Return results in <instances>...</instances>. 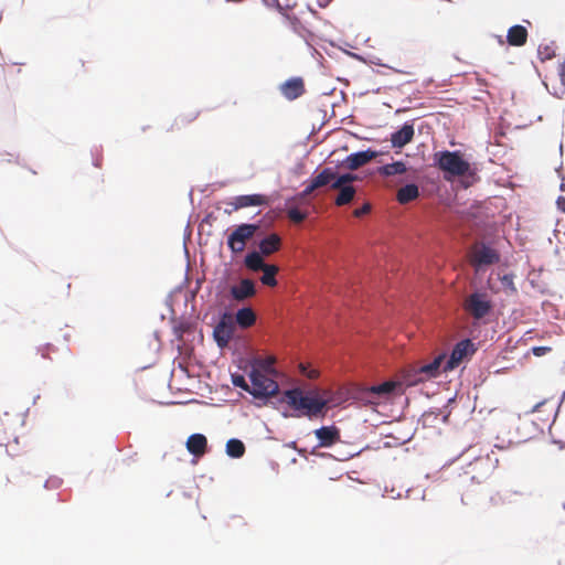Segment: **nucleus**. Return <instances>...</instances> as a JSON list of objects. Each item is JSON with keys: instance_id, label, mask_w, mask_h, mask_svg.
<instances>
[{"instance_id": "f257e3e1", "label": "nucleus", "mask_w": 565, "mask_h": 565, "mask_svg": "<svg viewBox=\"0 0 565 565\" xmlns=\"http://www.w3.org/2000/svg\"><path fill=\"white\" fill-rule=\"evenodd\" d=\"M273 407L277 404H287L295 414L291 415L287 411L281 413L284 418L290 416L300 417L306 416L309 419H313L324 413L327 402L321 396L313 393H306L300 386H292L282 392V394L268 403Z\"/></svg>"}, {"instance_id": "f03ea898", "label": "nucleus", "mask_w": 565, "mask_h": 565, "mask_svg": "<svg viewBox=\"0 0 565 565\" xmlns=\"http://www.w3.org/2000/svg\"><path fill=\"white\" fill-rule=\"evenodd\" d=\"M434 166L444 172L446 180L454 177H461L465 188L470 186L476 181V172L468 160L459 150H441L434 153Z\"/></svg>"}, {"instance_id": "7ed1b4c3", "label": "nucleus", "mask_w": 565, "mask_h": 565, "mask_svg": "<svg viewBox=\"0 0 565 565\" xmlns=\"http://www.w3.org/2000/svg\"><path fill=\"white\" fill-rule=\"evenodd\" d=\"M248 377L250 381L248 394L265 405L279 392L278 383L256 369H252Z\"/></svg>"}, {"instance_id": "20e7f679", "label": "nucleus", "mask_w": 565, "mask_h": 565, "mask_svg": "<svg viewBox=\"0 0 565 565\" xmlns=\"http://www.w3.org/2000/svg\"><path fill=\"white\" fill-rule=\"evenodd\" d=\"M244 266L250 271H262L259 280L264 286L276 287L278 280L276 278L279 267L276 264L266 263L258 255H245L243 259Z\"/></svg>"}, {"instance_id": "39448f33", "label": "nucleus", "mask_w": 565, "mask_h": 565, "mask_svg": "<svg viewBox=\"0 0 565 565\" xmlns=\"http://www.w3.org/2000/svg\"><path fill=\"white\" fill-rule=\"evenodd\" d=\"M259 230V223H241L227 236V247L233 254L244 250L245 242Z\"/></svg>"}, {"instance_id": "423d86ee", "label": "nucleus", "mask_w": 565, "mask_h": 565, "mask_svg": "<svg viewBox=\"0 0 565 565\" xmlns=\"http://www.w3.org/2000/svg\"><path fill=\"white\" fill-rule=\"evenodd\" d=\"M477 350V344L469 338L458 341L444 364V372L454 371L462 361L471 359Z\"/></svg>"}, {"instance_id": "0eeeda50", "label": "nucleus", "mask_w": 565, "mask_h": 565, "mask_svg": "<svg viewBox=\"0 0 565 565\" xmlns=\"http://www.w3.org/2000/svg\"><path fill=\"white\" fill-rule=\"evenodd\" d=\"M233 323L231 315L227 311H224L221 313L218 322L213 328V340L221 350L227 348L233 337Z\"/></svg>"}, {"instance_id": "6e6552de", "label": "nucleus", "mask_w": 565, "mask_h": 565, "mask_svg": "<svg viewBox=\"0 0 565 565\" xmlns=\"http://www.w3.org/2000/svg\"><path fill=\"white\" fill-rule=\"evenodd\" d=\"M500 259L501 255L497 249L488 243H482L473 257L475 270L476 273H482L489 266L498 264Z\"/></svg>"}, {"instance_id": "1a4fd4ad", "label": "nucleus", "mask_w": 565, "mask_h": 565, "mask_svg": "<svg viewBox=\"0 0 565 565\" xmlns=\"http://www.w3.org/2000/svg\"><path fill=\"white\" fill-rule=\"evenodd\" d=\"M382 153H383L382 151L374 150L372 148L355 151V152H352L349 156H347L341 161V166L347 169H350V170H355V169H359L360 167L365 166L366 163H369L373 159L377 158Z\"/></svg>"}, {"instance_id": "9d476101", "label": "nucleus", "mask_w": 565, "mask_h": 565, "mask_svg": "<svg viewBox=\"0 0 565 565\" xmlns=\"http://www.w3.org/2000/svg\"><path fill=\"white\" fill-rule=\"evenodd\" d=\"M280 247V237L270 233L265 235L262 239H259L256 248L249 249L245 255H258V257L264 258L265 256H269L276 253Z\"/></svg>"}, {"instance_id": "9b49d317", "label": "nucleus", "mask_w": 565, "mask_h": 565, "mask_svg": "<svg viewBox=\"0 0 565 565\" xmlns=\"http://www.w3.org/2000/svg\"><path fill=\"white\" fill-rule=\"evenodd\" d=\"M469 306L476 319H482L492 310V303L487 295L481 291H475L469 298Z\"/></svg>"}, {"instance_id": "f8f14e48", "label": "nucleus", "mask_w": 565, "mask_h": 565, "mask_svg": "<svg viewBox=\"0 0 565 565\" xmlns=\"http://www.w3.org/2000/svg\"><path fill=\"white\" fill-rule=\"evenodd\" d=\"M230 296L237 301H243L256 295L257 289L255 282L249 278H242L235 285L230 287Z\"/></svg>"}, {"instance_id": "ddd939ff", "label": "nucleus", "mask_w": 565, "mask_h": 565, "mask_svg": "<svg viewBox=\"0 0 565 565\" xmlns=\"http://www.w3.org/2000/svg\"><path fill=\"white\" fill-rule=\"evenodd\" d=\"M313 433L320 448H329L340 440V429L335 425L321 426Z\"/></svg>"}, {"instance_id": "4468645a", "label": "nucleus", "mask_w": 565, "mask_h": 565, "mask_svg": "<svg viewBox=\"0 0 565 565\" xmlns=\"http://www.w3.org/2000/svg\"><path fill=\"white\" fill-rule=\"evenodd\" d=\"M415 135L413 121H405L401 128L391 134V143L393 148L402 149L409 143Z\"/></svg>"}, {"instance_id": "2eb2a0df", "label": "nucleus", "mask_w": 565, "mask_h": 565, "mask_svg": "<svg viewBox=\"0 0 565 565\" xmlns=\"http://www.w3.org/2000/svg\"><path fill=\"white\" fill-rule=\"evenodd\" d=\"M266 203L267 200L264 194H242L233 198L232 202L230 203L233 206V209L225 210V212L230 214L232 211H237L248 206H260Z\"/></svg>"}, {"instance_id": "dca6fc26", "label": "nucleus", "mask_w": 565, "mask_h": 565, "mask_svg": "<svg viewBox=\"0 0 565 565\" xmlns=\"http://www.w3.org/2000/svg\"><path fill=\"white\" fill-rule=\"evenodd\" d=\"M280 90L288 100H295L305 92L303 81L301 77H291L281 84Z\"/></svg>"}, {"instance_id": "f3484780", "label": "nucleus", "mask_w": 565, "mask_h": 565, "mask_svg": "<svg viewBox=\"0 0 565 565\" xmlns=\"http://www.w3.org/2000/svg\"><path fill=\"white\" fill-rule=\"evenodd\" d=\"M185 447L193 457H202L207 450V438L201 433L191 434L186 439Z\"/></svg>"}, {"instance_id": "a211bd4d", "label": "nucleus", "mask_w": 565, "mask_h": 565, "mask_svg": "<svg viewBox=\"0 0 565 565\" xmlns=\"http://www.w3.org/2000/svg\"><path fill=\"white\" fill-rule=\"evenodd\" d=\"M420 190L417 183L407 182L396 193V200L399 204H408L409 202L418 199Z\"/></svg>"}, {"instance_id": "6ab92c4d", "label": "nucleus", "mask_w": 565, "mask_h": 565, "mask_svg": "<svg viewBox=\"0 0 565 565\" xmlns=\"http://www.w3.org/2000/svg\"><path fill=\"white\" fill-rule=\"evenodd\" d=\"M527 30L521 24H514L508 30L507 42L512 46H522L526 43Z\"/></svg>"}, {"instance_id": "aec40b11", "label": "nucleus", "mask_w": 565, "mask_h": 565, "mask_svg": "<svg viewBox=\"0 0 565 565\" xmlns=\"http://www.w3.org/2000/svg\"><path fill=\"white\" fill-rule=\"evenodd\" d=\"M376 171L381 177L390 178L405 173L407 171V166L405 161L396 160L377 167Z\"/></svg>"}, {"instance_id": "412c9836", "label": "nucleus", "mask_w": 565, "mask_h": 565, "mask_svg": "<svg viewBox=\"0 0 565 565\" xmlns=\"http://www.w3.org/2000/svg\"><path fill=\"white\" fill-rule=\"evenodd\" d=\"M256 322V315L250 307L244 306L235 313V323L242 328H249Z\"/></svg>"}, {"instance_id": "4be33fe9", "label": "nucleus", "mask_w": 565, "mask_h": 565, "mask_svg": "<svg viewBox=\"0 0 565 565\" xmlns=\"http://www.w3.org/2000/svg\"><path fill=\"white\" fill-rule=\"evenodd\" d=\"M225 454L233 459H239L245 454V445L238 438H230L225 445Z\"/></svg>"}, {"instance_id": "5701e85b", "label": "nucleus", "mask_w": 565, "mask_h": 565, "mask_svg": "<svg viewBox=\"0 0 565 565\" xmlns=\"http://www.w3.org/2000/svg\"><path fill=\"white\" fill-rule=\"evenodd\" d=\"M445 356V353L437 355L431 362L424 364L419 372L424 373L427 377H436L439 374Z\"/></svg>"}, {"instance_id": "b1692460", "label": "nucleus", "mask_w": 565, "mask_h": 565, "mask_svg": "<svg viewBox=\"0 0 565 565\" xmlns=\"http://www.w3.org/2000/svg\"><path fill=\"white\" fill-rule=\"evenodd\" d=\"M335 177V171L332 168H323L317 175H315L312 179L315 180V185L323 186L329 184L331 186V183L333 182V179Z\"/></svg>"}, {"instance_id": "393cba45", "label": "nucleus", "mask_w": 565, "mask_h": 565, "mask_svg": "<svg viewBox=\"0 0 565 565\" xmlns=\"http://www.w3.org/2000/svg\"><path fill=\"white\" fill-rule=\"evenodd\" d=\"M358 180V175L352 172H345L338 174L335 172V177L333 179V182L331 183L332 189L342 188L344 185H349V182H353Z\"/></svg>"}, {"instance_id": "a878e982", "label": "nucleus", "mask_w": 565, "mask_h": 565, "mask_svg": "<svg viewBox=\"0 0 565 565\" xmlns=\"http://www.w3.org/2000/svg\"><path fill=\"white\" fill-rule=\"evenodd\" d=\"M339 189H340V192H339L338 196L335 198V204L344 205L353 199V196L355 194V189L352 185H344Z\"/></svg>"}, {"instance_id": "bb28decb", "label": "nucleus", "mask_w": 565, "mask_h": 565, "mask_svg": "<svg viewBox=\"0 0 565 565\" xmlns=\"http://www.w3.org/2000/svg\"><path fill=\"white\" fill-rule=\"evenodd\" d=\"M393 384L390 382H383L380 384L371 385L369 392L373 395L385 396L392 393Z\"/></svg>"}, {"instance_id": "cd10ccee", "label": "nucleus", "mask_w": 565, "mask_h": 565, "mask_svg": "<svg viewBox=\"0 0 565 565\" xmlns=\"http://www.w3.org/2000/svg\"><path fill=\"white\" fill-rule=\"evenodd\" d=\"M499 463V460L497 458L492 459L489 455L482 458H478L475 462L476 467H484L486 468V475H489L491 471H493Z\"/></svg>"}, {"instance_id": "c85d7f7f", "label": "nucleus", "mask_w": 565, "mask_h": 565, "mask_svg": "<svg viewBox=\"0 0 565 565\" xmlns=\"http://www.w3.org/2000/svg\"><path fill=\"white\" fill-rule=\"evenodd\" d=\"M231 382L235 387H238L245 392L248 393L249 391V384L247 383L244 374H241L238 372L231 374Z\"/></svg>"}, {"instance_id": "c756f323", "label": "nucleus", "mask_w": 565, "mask_h": 565, "mask_svg": "<svg viewBox=\"0 0 565 565\" xmlns=\"http://www.w3.org/2000/svg\"><path fill=\"white\" fill-rule=\"evenodd\" d=\"M335 455L323 454L322 457H333L337 460L344 461L358 456L360 451H347L342 449H337Z\"/></svg>"}, {"instance_id": "7c9ffc66", "label": "nucleus", "mask_w": 565, "mask_h": 565, "mask_svg": "<svg viewBox=\"0 0 565 565\" xmlns=\"http://www.w3.org/2000/svg\"><path fill=\"white\" fill-rule=\"evenodd\" d=\"M186 327L188 324L183 322L173 326V333L178 340H182Z\"/></svg>"}, {"instance_id": "2f4dec72", "label": "nucleus", "mask_w": 565, "mask_h": 565, "mask_svg": "<svg viewBox=\"0 0 565 565\" xmlns=\"http://www.w3.org/2000/svg\"><path fill=\"white\" fill-rule=\"evenodd\" d=\"M537 53H539L541 60H547L554 55V53L551 51L548 45H545L544 47L542 45H540Z\"/></svg>"}, {"instance_id": "473e14b6", "label": "nucleus", "mask_w": 565, "mask_h": 565, "mask_svg": "<svg viewBox=\"0 0 565 565\" xmlns=\"http://www.w3.org/2000/svg\"><path fill=\"white\" fill-rule=\"evenodd\" d=\"M552 349L550 347H545V345H537V347H533L531 349L532 353L535 355V356H543L545 355L546 353H548Z\"/></svg>"}, {"instance_id": "72a5a7b5", "label": "nucleus", "mask_w": 565, "mask_h": 565, "mask_svg": "<svg viewBox=\"0 0 565 565\" xmlns=\"http://www.w3.org/2000/svg\"><path fill=\"white\" fill-rule=\"evenodd\" d=\"M60 483H61V480L58 478H51L44 482V487L47 489L57 488L60 486Z\"/></svg>"}, {"instance_id": "f704fd0d", "label": "nucleus", "mask_w": 565, "mask_h": 565, "mask_svg": "<svg viewBox=\"0 0 565 565\" xmlns=\"http://www.w3.org/2000/svg\"><path fill=\"white\" fill-rule=\"evenodd\" d=\"M290 217L297 222H300L305 218V215L302 212L298 211V210H292L290 212Z\"/></svg>"}, {"instance_id": "c9c22d12", "label": "nucleus", "mask_w": 565, "mask_h": 565, "mask_svg": "<svg viewBox=\"0 0 565 565\" xmlns=\"http://www.w3.org/2000/svg\"><path fill=\"white\" fill-rule=\"evenodd\" d=\"M369 210H370V205L363 204L360 207H358L354 213L359 217V216L366 214L369 212Z\"/></svg>"}, {"instance_id": "e433bc0d", "label": "nucleus", "mask_w": 565, "mask_h": 565, "mask_svg": "<svg viewBox=\"0 0 565 565\" xmlns=\"http://www.w3.org/2000/svg\"><path fill=\"white\" fill-rule=\"evenodd\" d=\"M263 3L268 8H277L280 9L279 0H263Z\"/></svg>"}, {"instance_id": "4c0bfd02", "label": "nucleus", "mask_w": 565, "mask_h": 565, "mask_svg": "<svg viewBox=\"0 0 565 565\" xmlns=\"http://www.w3.org/2000/svg\"><path fill=\"white\" fill-rule=\"evenodd\" d=\"M556 204H557L558 210H561L562 212L565 213V198L559 195L556 200Z\"/></svg>"}, {"instance_id": "58836bf2", "label": "nucleus", "mask_w": 565, "mask_h": 565, "mask_svg": "<svg viewBox=\"0 0 565 565\" xmlns=\"http://www.w3.org/2000/svg\"><path fill=\"white\" fill-rule=\"evenodd\" d=\"M559 77L562 85L565 86V61L559 65Z\"/></svg>"}, {"instance_id": "ea45409f", "label": "nucleus", "mask_w": 565, "mask_h": 565, "mask_svg": "<svg viewBox=\"0 0 565 565\" xmlns=\"http://www.w3.org/2000/svg\"><path fill=\"white\" fill-rule=\"evenodd\" d=\"M316 188H318V185H315V180L312 179L310 184H308L305 189V193H310L312 192Z\"/></svg>"}, {"instance_id": "a19ab883", "label": "nucleus", "mask_w": 565, "mask_h": 565, "mask_svg": "<svg viewBox=\"0 0 565 565\" xmlns=\"http://www.w3.org/2000/svg\"><path fill=\"white\" fill-rule=\"evenodd\" d=\"M331 1H332V0H317V4H318L320 8H327V7L330 4V2H331Z\"/></svg>"}, {"instance_id": "79ce46f5", "label": "nucleus", "mask_w": 565, "mask_h": 565, "mask_svg": "<svg viewBox=\"0 0 565 565\" xmlns=\"http://www.w3.org/2000/svg\"><path fill=\"white\" fill-rule=\"evenodd\" d=\"M351 57H353L356 61L365 62L364 57L358 53H348Z\"/></svg>"}, {"instance_id": "37998d69", "label": "nucleus", "mask_w": 565, "mask_h": 565, "mask_svg": "<svg viewBox=\"0 0 565 565\" xmlns=\"http://www.w3.org/2000/svg\"><path fill=\"white\" fill-rule=\"evenodd\" d=\"M543 404H544V402H540V403H537L536 405H534V406H533V408H532V411H531V412H532V413H534V412L539 411V409H540V407H541Z\"/></svg>"}, {"instance_id": "c03bdc74", "label": "nucleus", "mask_w": 565, "mask_h": 565, "mask_svg": "<svg viewBox=\"0 0 565 565\" xmlns=\"http://www.w3.org/2000/svg\"><path fill=\"white\" fill-rule=\"evenodd\" d=\"M370 63L375 64V65L385 66L384 64H382V63L380 62V60H379V58H373V60H371V61H370Z\"/></svg>"}, {"instance_id": "a18cd8bd", "label": "nucleus", "mask_w": 565, "mask_h": 565, "mask_svg": "<svg viewBox=\"0 0 565 565\" xmlns=\"http://www.w3.org/2000/svg\"><path fill=\"white\" fill-rule=\"evenodd\" d=\"M497 40H498L499 44H503L504 43V40H503L502 35H497Z\"/></svg>"}, {"instance_id": "49530a36", "label": "nucleus", "mask_w": 565, "mask_h": 565, "mask_svg": "<svg viewBox=\"0 0 565 565\" xmlns=\"http://www.w3.org/2000/svg\"><path fill=\"white\" fill-rule=\"evenodd\" d=\"M553 444H555V445H559V447H561V448H563V447H564V445H563V443H562L561 440H556V439H554V440H553Z\"/></svg>"}, {"instance_id": "de8ad7c7", "label": "nucleus", "mask_w": 565, "mask_h": 565, "mask_svg": "<svg viewBox=\"0 0 565 565\" xmlns=\"http://www.w3.org/2000/svg\"><path fill=\"white\" fill-rule=\"evenodd\" d=\"M448 417H449V415H448V414L444 415V416H443V422H444V423H446V422L448 420Z\"/></svg>"}, {"instance_id": "09e8293b", "label": "nucleus", "mask_w": 565, "mask_h": 565, "mask_svg": "<svg viewBox=\"0 0 565 565\" xmlns=\"http://www.w3.org/2000/svg\"><path fill=\"white\" fill-rule=\"evenodd\" d=\"M559 189H561V191H564L565 190V184L561 183Z\"/></svg>"}, {"instance_id": "8fccbe9b", "label": "nucleus", "mask_w": 565, "mask_h": 565, "mask_svg": "<svg viewBox=\"0 0 565 565\" xmlns=\"http://www.w3.org/2000/svg\"><path fill=\"white\" fill-rule=\"evenodd\" d=\"M40 398V395H36L34 398H33V404L36 403V401Z\"/></svg>"}, {"instance_id": "3c124183", "label": "nucleus", "mask_w": 565, "mask_h": 565, "mask_svg": "<svg viewBox=\"0 0 565 565\" xmlns=\"http://www.w3.org/2000/svg\"><path fill=\"white\" fill-rule=\"evenodd\" d=\"M565 399V391L563 392L562 394V397H561V403Z\"/></svg>"}, {"instance_id": "603ef678", "label": "nucleus", "mask_w": 565, "mask_h": 565, "mask_svg": "<svg viewBox=\"0 0 565 565\" xmlns=\"http://www.w3.org/2000/svg\"><path fill=\"white\" fill-rule=\"evenodd\" d=\"M295 445H296V441L290 443V447H295Z\"/></svg>"}, {"instance_id": "864d4df0", "label": "nucleus", "mask_w": 565, "mask_h": 565, "mask_svg": "<svg viewBox=\"0 0 565 565\" xmlns=\"http://www.w3.org/2000/svg\"><path fill=\"white\" fill-rule=\"evenodd\" d=\"M564 508H565V503H564Z\"/></svg>"}]
</instances>
